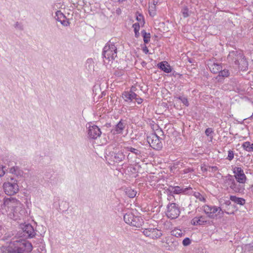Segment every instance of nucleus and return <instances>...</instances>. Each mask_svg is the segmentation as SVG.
Wrapping results in <instances>:
<instances>
[{"instance_id": "6e6d98bb", "label": "nucleus", "mask_w": 253, "mask_h": 253, "mask_svg": "<svg viewBox=\"0 0 253 253\" xmlns=\"http://www.w3.org/2000/svg\"><path fill=\"white\" fill-rule=\"evenodd\" d=\"M118 2H119L120 3H123L126 1V0H118Z\"/></svg>"}, {"instance_id": "603ef678", "label": "nucleus", "mask_w": 253, "mask_h": 253, "mask_svg": "<svg viewBox=\"0 0 253 253\" xmlns=\"http://www.w3.org/2000/svg\"><path fill=\"white\" fill-rule=\"evenodd\" d=\"M231 200H226L225 201V204L227 206H229L230 204H231Z\"/></svg>"}, {"instance_id": "a19ab883", "label": "nucleus", "mask_w": 253, "mask_h": 253, "mask_svg": "<svg viewBox=\"0 0 253 253\" xmlns=\"http://www.w3.org/2000/svg\"><path fill=\"white\" fill-rule=\"evenodd\" d=\"M60 22L64 26L67 27L69 26L70 25V22L68 20H67L66 18L64 19H63L60 21Z\"/></svg>"}, {"instance_id": "412c9836", "label": "nucleus", "mask_w": 253, "mask_h": 253, "mask_svg": "<svg viewBox=\"0 0 253 253\" xmlns=\"http://www.w3.org/2000/svg\"><path fill=\"white\" fill-rule=\"evenodd\" d=\"M158 67L166 73H169L171 72L170 66L166 61L161 62L158 64Z\"/></svg>"}, {"instance_id": "7c9ffc66", "label": "nucleus", "mask_w": 253, "mask_h": 253, "mask_svg": "<svg viewBox=\"0 0 253 253\" xmlns=\"http://www.w3.org/2000/svg\"><path fill=\"white\" fill-rule=\"evenodd\" d=\"M141 34L143 38V41L145 43H147L149 42L150 40V34L147 33L145 30L141 31Z\"/></svg>"}, {"instance_id": "1a4fd4ad", "label": "nucleus", "mask_w": 253, "mask_h": 253, "mask_svg": "<svg viewBox=\"0 0 253 253\" xmlns=\"http://www.w3.org/2000/svg\"><path fill=\"white\" fill-rule=\"evenodd\" d=\"M191 190L192 188L191 187H182L178 186H169L167 190L169 195L172 196L173 194H186Z\"/></svg>"}, {"instance_id": "4be33fe9", "label": "nucleus", "mask_w": 253, "mask_h": 253, "mask_svg": "<svg viewBox=\"0 0 253 253\" xmlns=\"http://www.w3.org/2000/svg\"><path fill=\"white\" fill-rule=\"evenodd\" d=\"M244 184V183H239L237 180H236L233 183L231 189L236 193H241L245 189L243 185Z\"/></svg>"}, {"instance_id": "f03ea898", "label": "nucleus", "mask_w": 253, "mask_h": 253, "mask_svg": "<svg viewBox=\"0 0 253 253\" xmlns=\"http://www.w3.org/2000/svg\"><path fill=\"white\" fill-rule=\"evenodd\" d=\"M227 59L229 61H234L241 70H245L248 67V62L241 51L230 52Z\"/></svg>"}, {"instance_id": "a18cd8bd", "label": "nucleus", "mask_w": 253, "mask_h": 253, "mask_svg": "<svg viewBox=\"0 0 253 253\" xmlns=\"http://www.w3.org/2000/svg\"><path fill=\"white\" fill-rule=\"evenodd\" d=\"M2 250L3 251L2 253H15L14 252H11L9 249H7V247H3Z\"/></svg>"}, {"instance_id": "a878e982", "label": "nucleus", "mask_w": 253, "mask_h": 253, "mask_svg": "<svg viewBox=\"0 0 253 253\" xmlns=\"http://www.w3.org/2000/svg\"><path fill=\"white\" fill-rule=\"evenodd\" d=\"M236 180L235 179V178L234 177V176L232 175H230V174H228L226 177H225V184L229 187V188L230 189H231L233 185V183L235 182V181H236Z\"/></svg>"}, {"instance_id": "39448f33", "label": "nucleus", "mask_w": 253, "mask_h": 253, "mask_svg": "<svg viewBox=\"0 0 253 253\" xmlns=\"http://www.w3.org/2000/svg\"><path fill=\"white\" fill-rule=\"evenodd\" d=\"M124 219L126 223L136 227H140L143 223L141 217L135 216L131 212L126 213L124 216Z\"/></svg>"}, {"instance_id": "f704fd0d", "label": "nucleus", "mask_w": 253, "mask_h": 253, "mask_svg": "<svg viewBox=\"0 0 253 253\" xmlns=\"http://www.w3.org/2000/svg\"><path fill=\"white\" fill-rule=\"evenodd\" d=\"M155 9H156V5L151 4V5L149 6V14L151 16H153L155 15Z\"/></svg>"}, {"instance_id": "9d476101", "label": "nucleus", "mask_w": 253, "mask_h": 253, "mask_svg": "<svg viewBox=\"0 0 253 253\" xmlns=\"http://www.w3.org/2000/svg\"><path fill=\"white\" fill-rule=\"evenodd\" d=\"M88 137L93 139H96L98 137H99L102 133L100 128L98 126L95 125H92L91 124H88Z\"/></svg>"}, {"instance_id": "6ab92c4d", "label": "nucleus", "mask_w": 253, "mask_h": 253, "mask_svg": "<svg viewBox=\"0 0 253 253\" xmlns=\"http://www.w3.org/2000/svg\"><path fill=\"white\" fill-rule=\"evenodd\" d=\"M137 95L132 91H125L122 93V97L126 102H131Z\"/></svg>"}, {"instance_id": "5701e85b", "label": "nucleus", "mask_w": 253, "mask_h": 253, "mask_svg": "<svg viewBox=\"0 0 253 253\" xmlns=\"http://www.w3.org/2000/svg\"><path fill=\"white\" fill-rule=\"evenodd\" d=\"M230 200L235 204L240 206H243L246 203V200L243 198L238 197L236 196L231 195Z\"/></svg>"}, {"instance_id": "c03bdc74", "label": "nucleus", "mask_w": 253, "mask_h": 253, "mask_svg": "<svg viewBox=\"0 0 253 253\" xmlns=\"http://www.w3.org/2000/svg\"><path fill=\"white\" fill-rule=\"evenodd\" d=\"M212 133H213L212 128H208L206 129L205 133L207 136H210Z\"/></svg>"}, {"instance_id": "4d7b16f0", "label": "nucleus", "mask_w": 253, "mask_h": 253, "mask_svg": "<svg viewBox=\"0 0 253 253\" xmlns=\"http://www.w3.org/2000/svg\"><path fill=\"white\" fill-rule=\"evenodd\" d=\"M251 118L253 119V114H252V115L251 116Z\"/></svg>"}, {"instance_id": "8fccbe9b", "label": "nucleus", "mask_w": 253, "mask_h": 253, "mask_svg": "<svg viewBox=\"0 0 253 253\" xmlns=\"http://www.w3.org/2000/svg\"><path fill=\"white\" fill-rule=\"evenodd\" d=\"M142 50L145 54H147L149 52V50L146 46L143 47Z\"/></svg>"}, {"instance_id": "cd10ccee", "label": "nucleus", "mask_w": 253, "mask_h": 253, "mask_svg": "<svg viewBox=\"0 0 253 253\" xmlns=\"http://www.w3.org/2000/svg\"><path fill=\"white\" fill-rule=\"evenodd\" d=\"M126 195L129 198H132L135 197L137 192L136 190L131 189L130 187H127L125 189Z\"/></svg>"}, {"instance_id": "de8ad7c7", "label": "nucleus", "mask_w": 253, "mask_h": 253, "mask_svg": "<svg viewBox=\"0 0 253 253\" xmlns=\"http://www.w3.org/2000/svg\"><path fill=\"white\" fill-rule=\"evenodd\" d=\"M134 99H135L136 100V101L137 102V104H140L141 103H142V101H143V99L140 98V97H136V98H135Z\"/></svg>"}, {"instance_id": "37998d69", "label": "nucleus", "mask_w": 253, "mask_h": 253, "mask_svg": "<svg viewBox=\"0 0 253 253\" xmlns=\"http://www.w3.org/2000/svg\"><path fill=\"white\" fill-rule=\"evenodd\" d=\"M5 167L0 166V177L3 176L5 174V170L4 169Z\"/></svg>"}, {"instance_id": "864d4df0", "label": "nucleus", "mask_w": 253, "mask_h": 253, "mask_svg": "<svg viewBox=\"0 0 253 253\" xmlns=\"http://www.w3.org/2000/svg\"><path fill=\"white\" fill-rule=\"evenodd\" d=\"M2 234V227L0 225V237L1 236Z\"/></svg>"}, {"instance_id": "a211bd4d", "label": "nucleus", "mask_w": 253, "mask_h": 253, "mask_svg": "<svg viewBox=\"0 0 253 253\" xmlns=\"http://www.w3.org/2000/svg\"><path fill=\"white\" fill-rule=\"evenodd\" d=\"M125 149L127 151L130 152L127 155V159L132 158L131 154H134L136 158L141 157V151L140 150L133 148L131 146H127L125 147Z\"/></svg>"}, {"instance_id": "4c0bfd02", "label": "nucleus", "mask_w": 253, "mask_h": 253, "mask_svg": "<svg viewBox=\"0 0 253 253\" xmlns=\"http://www.w3.org/2000/svg\"><path fill=\"white\" fill-rule=\"evenodd\" d=\"M37 250L39 252H40L41 253H46L45 245L43 244H41V245L38 247V248Z\"/></svg>"}, {"instance_id": "dca6fc26", "label": "nucleus", "mask_w": 253, "mask_h": 253, "mask_svg": "<svg viewBox=\"0 0 253 253\" xmlns=\"http://www.w3.org/2000/svg\"><path fill=\"white\" fill-rule=\"evenodd\" d=\"M126 123L125 121L121 120L119 122L111 129V132L113 134H121L126 127Z\"/></svg>"}, {"instance_id": "393cba45", "label": "nucleus", "mask_w": 253, "mask_h": 253, "mask_svg": "<svg viewBox=\"0 0 253 253\" xmlns=\"http://www.w3.org/2000/svg\"><path fill=\"white\" fill-rule=\"evenodd\" d=\"M218 73V75L216 77V79L218 82H221L223 80V78L227 77L229 75V71L226 69L221 70Z\"/></svg>"}, {"instance_id": "2eb2a0df", "label": "nucleus", "mask_w": 253, "mask_h": 253, "mask_svg": "<svg viewBox=\"0 0 253 253\" xmlns=\"http://www.w3.org/2000/svg\"><path fill=\"white\" fill-rule=\"evenodd\" d=\"M111 159L114 162L119 163L123 161L125 158V155L122 150L117 151V149L110 152Z\"/></svg>"}, {"instance_id": "f3484780", "label": "nucleus", "mask_w": 253, "mask_h": 253, "mask_svg": "<svg viewBox=\"0 0 253 253\" xmlns=\"http://www.w3.org/2000/svg\"><path fill=\"white\" fill-rule=\"evenodd\" d=\"M209 223V220L205 216H196L191 220V224L193 225H202Z\"/></svg>"}, {"instance_id": "f8f14e48", "label": "nucleus", "mask_w": 253, "mask_h": 253, "mask_svg": "<svg viewBox=\"0 0 253 253\" xmlns=\"http://www.w3.org/2000/svg\"><path fill=\"white\" fill-rule=\"evenodd\" d=\"M233 172L234 174L233 176L237 182L240 183L246 182L247 178L242 168L235 167L233 168Z\"/></svg>"}, {"instance_id": "ea45409f", "label": "nucleus", "mask_w": 253, "mask_h": 253, "mask_svg": "<svg viewBox=\"0 0 253 253\" xmlns=\"http://www.w3.org/2000/svg\"><path fill=\"white\" fill-rule=\"evenodd\" d=\"M191 243V240L188 237L185 238L182 241L184 246H188Z\"/></svg>"}, {"instance_id": "ddd939ff", "label": "nucleus", "mask_w": 253, "mask_h": 253, "mask_svg": "<svg viewBox=\"0 0 253 253\" xmlns=\"http://www.w3.org/2000/svg\"><path fill=\"white\" fill-rule=\"evenodd\" d=\"M20 228L22 230L23 236L25 238H32L36 235L33 227L30 224H21Z\"/></svg>"}, {"instance_id": "72a5a7b5", "label": "nucleus", "mask_w": 253, "mask_h": 253, "mask_svg": "<svg viewBox=\"0 0 253 253\" xmlns=\"http://www.w3.org/2000/svg\"><path fill=\"white\" fill-rule=\"evenodd\" d=\"M132 27L134 29V32L135 33V37L137 38L138 37L139 35V30L140 29V25L138 23H135L133 24Z\"/></svg>"}, {"instance_id": "58836bf2", "label": "nucleus", "mask_w": 253, "mask_h": 253, "mask_svg": "<svg viewBox=\"0 0 253 253\" xmlns=\"http://www.w3.org/2000/svg\"><path fill=\"white\" fill-rule=\"evenodd\" d=\"M234 157V152L230 150H229L228 151V156H227V159L229 161H231L233 159Z\"/></svg>"}, {"instance_id": "473e14b6", "label": "nucleus", "mask_w": 253, "mask_h": 253, "mask_svg": "<svg viewBox=\"0 0 253 253\" xmlns=\"http://www.w3.org/2000/svg\"><path fill=\"white\" fill-rule=\"evenodd\" d=\"M193 195L197 199H198L200 201L205 202L206 201L205 197L198 192H195Z\"/></svg>"}, {"instance_id": "c756f323", "label": "nucleus", "mask_w": 253, "mask_h": 253, "mask_svg": "<svg viewBox=\"0 0 253 253\" xmlns=\"http://www.w3.org/2000/svg\"><path fill=\"white\" fill-rule=\"evenodd\" d=\"M242 147L248 152H253V143L249 141H246L242 144Z\"/></svg>"}, {"instance_id": "79ce46f5", "label": "nucleus", "mask_w": 253, "mask_h": 253, "mask_svg": "<svg viewBox=\"0 0 253 253\" xmlns=\"http://www.w3.org/2000/svg\"><path fill=\"white\" fill-rule=\"evenodd\" d=\"M60 22L64 26L67 27L69 26L70 25V22L68 20H67L66 18L64 19H63L60 21Z\"/></svg>"}, {"instance_id": "b1692460", "label": "nucleus", "mask_w": 253, "mask_h": 253, "mask_svg": "<svg viewBox=\"0 0 253 253\" xmlns=\"http://www.w3.org/2000/svg\"><path fill=\"white\" fill-rule=\"evenodd\" d=\"M209 67L211 71L214 74L218 73L222 69V67L220 64L215 63L210 64Z\"/></svg>"}, {"instance_id": "e433bc0d", "label": "nucleus", "mask_w": 253, "mask_h": 253, "mask_svg": "<svg viewBox=\"0 0 253 253\" xmlns=\"http://www.w3.org/2000/svg\"><path fill=\"white\" fill-rule=\"evenodd\" d=\"M181 12L183 17L186 18L189 16V10L187 7H185L182 9Z\"/></svg>"}, {"instance_id": "20e7f679", "label": "nucleus", "mask_w": 253, "mask_h": 253, "mask_svg": "<svg viewBox=\"0 0 253 253\" xmlns=\"http://www.w3.org/2000/svg\"><path fill=\"white\" fill-rule=\"evenodd\" d=\"M3 189L6 195H14L18 193L19 190L17 181L13 178H11L10 181L5 182L3 184Z\"/></svg>"}, {"instance_id": "423d86ee", "label": "nucleus", "mask_w": 253, "mask_h": 253, "mask_svg": "<svg viewBox=\"0 0 253 253\" xmlns=\"http://www.w3.org/2000/svg\"><path fill=\"white\" fill-rule=\"evenodd\" d=\"M162 139L156 133H151L147 137V141L154 149L159 150L163 147Z\"/></svg>"}, {"instance_id": "c9c22d12", "label": "nucleus", "mask_w": 253, "mask_h": 253, "mask_svg": "<svg viewBox=\"0 0 253 253\" xmlns=\"http://www.w3.org/2000/svg\"><path fill=\"white\" fill-rule=\"evenodd\" d=\"M177 98L179 100H180L181 101L185 106H188L189 105V102H188V99L187 98L183 97V96H179L177 97Z\"/></svg>"}, {"instance_id": "2f4dec72", "label": "nucleus", "mask_w": 253, "mask_h": 253, "mask_svg": "<svg viewBox=\"0 0 253 253\" xmlns=\"http://www.w3.org/2000/svg\"><path fill=\"white\" fill-rule=\"evenodd\" d=\"M54 18L57 21L60 22L63 19H66V16L60 10H57L55 12V16Z\"/></svg>"}, {"instance_id": "9b49d317", "label": "nucleus", "mask_w": 253, "mask_h": 253, "mask_svg": "<svg viewBox=\"0 0 253 253\" xmlns=\"http://www.w3.org/2000/svg\"><path fill=\"white\" fill-rule=\"evenodd\" d=\"M142 233L145 236L152 239L159 238L162 236L161 231L154 228H145Z\"/></svg>"}, {"instance_id": "3c124183", "label": "nucleus", "mask_w": 253, "mask_h": 253, "mask_svg": "<svg viewBox=\"0 0 253 253\" xmlns=\"http://www.w3.org/2000/svg\"><path fill=\"white\" fill-rule=\"evenodd\" d=\"M159 0H152V4L157 5L159 2Z\"/></svg>"}, {"instance_id": "5fc2aeb1", "label": "nucleus", "mask_w": 253, "mask_h": 253, "mask_svg": "<svg viewBox=\"0 0 253 253\" xmlns=\"http://www.w3.org/2000/svg\"><path fill=\"white\" fill-rule=\"evenodd\" d=\"M250 191L253 193V185H252L250 187Z\"/></svg>"}, {"instance_id": "09e8293b", "label": "nucleus", "mask_w": 253, "mask_h": 253, "mask_svg": "<svg viewBox=\"0 0 253 253\" xmlns=\"http://www.w3.org/2000/svg\"><path fill=\"white\" fill-rule=\"evenodd\" d=\"M136 19L139 22H141V21L143 22V16L141 14H139V15L137 16Z\"/></svg>"}, {"instance_id": "f257e3e1", "label": "nucleus", "mask_w": 253, "mask_h": 253, "mask_svg": "<svg viewBox=\"0 0 253 253\" xmlns=\"http://www.w3.org/2000/svg\"><path fill=\"white\" fill-rule=\"evenodd\" d=\"M2 208L4 209L7 212L8 216L14 220L23 219L26 216L25 209L16 198H4Z\"/></svg>"}, {"instance_id": "aec40b11", "label": "nucleus", "mask_w": 253, "mask_h": 253, "mask_svg": "<svg viewBox=\"0 0 253 253\" xmlns=\"http://www.w3.org/2000/svg\"><path fill=\"white\" fill-rule=\"evenodd\" d=\"M9 172L17 177H21L24 173L23 170L17 166L11 167L9 169Z\"/></svg>"}, {"instance_id": "6e6552de", "label": "nucleus", "mask_w": 253, "mask_h": 253, "mask_svg": "<svg viewBox=\"0 0 253 253\" xmlns=\"http://www.w3.org/2000/svg\"><path fill=\"white\" fill-rule=\"evenodd\" d=\"M179 208L175 203H171L168 205L166 215L171 219L176 218L180 214Z\"/></svg>"}, {"instance_id": "0eeeda50", "label": "nucleus", "mask_w": 253, "mask_h": 253, "mask_svg": "<svg viewBox=\"0 0 253 253\" xmlns=\"http://www.w3.org/2000/svg\"><path fill=\"white\" fill-rule=\"evenodd\" d=\"M203 210L209 218L213 219L216 218L220 213H223L221 208L215 206L205 205L203 206Z\"/></svg>"}, {"instance_id": "49530a36", "label": "nucleus", "mask_w": 253, "mask_h": 253, "mask_svg": "<svg viewBox=\"0 0 253 253\" xmlns=\"http://www.w3.org/2000/svg\"><path fill=\"white\" fill-rule=\"evenodd\" d=\"M15 27L16 28H17V29H20V30H22L23 29L22 25L21 24H20L19 23H18V22H17L15 23Z\"/></svg>"}, {"instance_id": "c85d7f7f", "label": "nucleus", "mask_w": 253, "mask_h": 253, "mask_svg": "<svg viewBox=\"0 0 253 253\" xmlns=\"http://www.w3.org/2000/svg\"><path fill=\"white\" fill-rule=\"evenodd\" d=\"M171 234L176 237H181L184 235L185 233L179 229L174 228L171 231Z\"/></svg>"}, {"instance_id": "4468645a", "label": "nucleus", "mask_w": 253, "mask_h": 253, "mask_svg": "<svg viewBox=\"0 0 253 253\" xmlns=\"http://www.w3.org/2000/svg\"><path fill=\"white\" fill-rule=\"evenodd\" d=\"M32 248L33 247L31 243L24 241L20 243L13 252L15 253H29L32 250Z\"/></svg>"}, {"instance_id": "bb28decb", "label": "nucleus", "mask_w": 253, "mask_h": 253, "mask_svg": "<svg viewBox=\"0 0 253 253\" xmlns=\"http://www.w3.org/2000/svg\"><path fill=\"white\" fill-rule=\"evenodd\" d=\"M85 67L89 71L94 70V62L92 58H88L86 60Z\"/></svg>"}, {"instance_id": "7ed1b4c3", "label": "nucleus", "mask_w": 253, "mask_h": 253, "mask_svg": "<svg viewBox=\"0 0 253 253\" xmlns=\"http://www.w3.org/2000/svg\"><path fill=\"white\" fill-rule=\"evenodd\" d=\"M117 48L113 43L109 41L104 47L102 56L104 64H108L117 57Z\"/></svg>"}]
</instances>
